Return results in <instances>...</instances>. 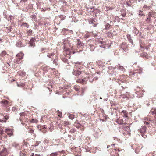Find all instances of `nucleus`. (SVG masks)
Here are the masks:
<instances>
[{
	"label": "nucleus",
	"mask_w": 156,
	"mask_h": 156,
	"mask_svg": "<svg viewBox=\"0 0 156 156\" xmlns=\"http://www.w3.org/2000/svg\"><path fill=\"white\" fill-rule=\"evenodd\" d=\"M139 33V36L141 38H143L144 37L143 36H142L141 34V33L140 32Z\"/></svg>",
	"instance_id": "nucleus-52"
},
{
	"label": "nucleus",
	"mask_w": 156,
	"mask_h": 156,
	"mask_svg": "<svg viewBox=\"0 0 156 156\" xmlns=\"http://www.w3.org/2000/svg\"><path fill=\"white\" fill-rule=\"evenodd\" d=\"M65 126H67L70 125V123L68 121H65L62 123Z\"/></svg>",
	"instance_id": "nucleus-12"
},
{
	"label": "nucleus",
	"mask_w": 156,
	"mask_h": 156,
	"mask_svg": "<svg viewBox=\"0 0 156 156\" xmlns=\"http://www.w3.org/2000/svg\"><path fill=\"white\" fill-rule=\"evenodd\" d=\"M78 41L77 43V45L79 46L80 47L83 45V44L80 41V40H78Z\"/></svg>",
	"instance_id": "nucleus-18"
},
{
	"label": "nucleus",
	"mask_w": 156,
	"mask_h": 156,
	"mask_svg": "<svg viewBox=\"0 0 156 156\" xmlns=\"http://www.w3.org/2000/svg\"><path fill=\"white\" fill-rule=\"evenodd\" d=\"M146 129L147 128L145 126H142L141 128L138 130V131L140 133L142 137L144 138H146L147 136Z\"/></svg>",
	"instance_id": "nucleus-1"
},
{
	"label": "nucleus",
	"mask_w": 156,
	"mask_h": 156,
	"mask_svg": "<svg viewBox=\"0 0 156 156\" xmlns=\"http://www.w3.org/2000/svg\"><path fill=\"white\" fill-rule=\"evenodd\" d=\"M17 108L15 107H13L12 108V110L13 111H15L16 110Z\"/></svg>",
	"instance_id": "nucleus-64"
},
{
	"label": "nucleus",
	"mask_w": 156,
	"mask_h": 156,
	"mask_svg": "<svg viewBox=\"0 0 156 156\" xmlns=\"http://www.w3.org/2000/svg\"><path fill=\"white\" fill-rule=\"evenodd\" d=\"M31 18L32 19L34 20L36 18V16L35 15H32L31 16Z\"/></svg>",
	"instance_id": "nucleus-46"
},
{
	"label": "nucleus",
	"mask_w": 156,
	"mask_h": 156,
	"mask_svg": "<svg viewBox=\"0 0 156 156\" xmlns=\"http://www.w3.org/2000/svg\"><path fill=\"white\" fill-rule=\"evenodd\" d=\"M32 30L31 29L29 30L27 32V34L28 36L32 35Z\"/></svg>",
	"instance_id": "nucleus-22"
},
{
	"label": "nucleus",
	"mask_w": 156,
	"mask_h": 156,
	"mask_svg": "<svg viewBox=\"0 0 156 156\" xmlns=\"http://www.w3.org/2000/svg\"><path fill=\"white\" fill-rule=\"evenodd\" d=\"M149 113L151 114H155L156 115V109H154L153 111H151Z\"/></svg>",
	"instance_id": "nucleus-23"
},
{
	"label": "nucleus",
	"mask_w": 156,
	"mask_h": 156,
	"mask_svg": "<svg viewBox=\"0 0 156 156\" xmlns=\"http://www.w3.org/2000/svg\"><path fill=\"white\" fill-rule=\"evenodd\" d=\"M3 134V131L2 129H0V134L2 135Z\"/></svg>",
	"instance_id": "nucleus-55"
},
{
	"label": "nucleus",
	"mask_w": 156,
	"mask_h": 156,
	"mask_svg": "<svg viewBox=\"0 0 156 156\" xmlns=\"http://www.w3.org/2000/svg\"><path fill=\"white\" fill-rule=\"evenodd\" d=\"M115 19L116 20H117L118 21H119V20L120 19V18H119L118 16H116L115 17Z\"/></svg>",
	"instance_id": "nucleus-56"
},
{
	"label": "nucleus",
	"mask_w": 156,
	"mask_h": 156,
	"mask_svg": "<svg viewBox=\"0 0 156 156\" xmlns=\"http://www.w3.org/2000/svg\"><path fill=\"white\" fill-rule=\"evenodd\" d=\"M128 44L126 42H123L120 45V48L124 51L126 52L128 50Z\"/></svg>",
	"instance_id": "nucleus-2"
},
{
	"label": "nucleus",
	"mask_w": 156,
	"mask_h": 156,
	"mask_svg": "<svg viewBox=\"0 0 156 156\" xmlns=\"http://www.w3.org/2000/svg\"><path fill=\"white\" fill-rule=\"evenodd\" d=\"M99 47H101V48H105V46L104 45H99Z\"/></svg>",
	"instance_id": "nucleus-54"
},
{
	"label": "nucleus",
	"mask_w": 156,
	"mask_h": 156,
	"mask_svg": "<svg viewBox=\"0 0 156 156\" xmlns=\"http://www.w3.org/2000/svg\"><path fill=\"white\" fill-rule=\"evenodd\" d=\"M133 32L134 34H137L139 33V31L136 28L134 27L133 28Z\"/></svg>",
	"instance_id": "nucleus-10"
},
{
	"label": "nucleus",
	"mask_w": 156,
	"mask_h": 156,
	"mask_svg": "<svg viewBox=\"0 0 156 156\" xmlns=\"http://www.w3.org/2000/svg\"><path fill=\"white\" fill-rule=\"evenodd\" d=\"M17 86L19 87L21 86V87H23L25 85V83H21L20 84L17 83Z\"/></svg>",
	"instance_id": "nucleus-27"
},
{
	"label": "nucleus",
	"mask_w": 156,
	"mask_h": 156,
	"mask_svg": "<svg viewBox=\"0 0 156 156\" xmlns=\"http://www.w3.org/2000/svg\"><path fill=\"white\" fill-rule=\"evenodd\" d=\"M5 131L6 132H9L12 131V130L10 129H5Z\"/></svg>",
	"instance_id": "nucleus-48"
},
{
	"label": "nucleus",
	"mask_w": 156,
	"mask_h": 156,
	"mask_svg": "<svg viewBox=\"0 0 156 156\" xmlns=\"http://www.w3.org/2000/svg\"><path fill=\"white\" fill-rule=\"evenodd\" d=\"M154 13L153 12H149L147 16L149 17H150V18L151 19V17H154Z\"/></svg>",
	"instance_id": "nucleus-9"
},
{
	"label": "nucleus",
	"mask_w": 156,
	"mask_h": 156,
	"mask_svg": "<svg viewBox=\"0 0 156 156\" xmlns=\"http://www.w3.org/2000/svg\"><path fill=\"white\" fill-rule=\"evenodd\" d=\"M122 113L124 115V116L126 118L127 117V112L126 111L123 110L122 111Z\"/></svg>",
	"instance_id": "nucleus-19"
},
{
	"label": "nucleus",
	"mask_w": 156,
	"mask_h": 156,
	"mask_svg": "<svg viewBox=\"0 0 156 156\" xmlns=\"http://www.w3.org/2000/svg\"><path fill=\"white\" fill-rule=\"evenodd\" d=\"M41 131L42 132L44 133H45L46 132H47V130L46 129H42V130H41Z\"/></svg>",
	"instance_id": "nucleus-53"
},
{
	"label": "nucleus",
	"mask_w": 156,
	"mask_h": 156,
	"mask_svg": "<svg viewBox=\"0 0 156 156\" xmlns=\"http://www.w3.org/2000/svg\"><path fill=\"white\" fill-rule=\"evenodd\" d=\"M100 110L101 111V113H104V110L102 109V108H100Z\"/></svg>",
	"instance_id": "nucleus-59"
},
{
	"label": "nucleus",
	"mask_w": 156,
	"mask_h": 156,
	"mask_svg": "<svg viewBox=\"0 0 156 156\" xmlns=\"http://www.w3.org/2000/svg\"><path fill=\"white\" fill-rule=\"evenodd\" d=\"M16 46L18 47H21L22 45V43L20 41H18L16 44Z\"/></svg>",
	"instance_id": "nucleus-24"
},
{
	"label": "nucleus",
	"mask_w": 156,
	"mask_h": 156,
	"mask_svg": "<svg viewBox=\"0 0 156 156\" xmlns=\"http://www.w3.org/2000/svg\"><path fill=\"white\" fill-rule=\"evenodd\" d=\"M37 122V120L36 119H32L30 121V122L31 123H36Z\"/></svg>",
	"instance_id": "nucleus-42"
},
{
	"label": "nucleus",
	"mask_w": 156,
	"mask_h": 156,
	"mask_svg": "<svg viewBox=\"0 0 156 156\" xmlns=\"http://www.w3.org/2000/svg\"><path fill=\"white\" fill-rule=\"evenodd\" d=\"M144 123L146 125H147L149 124L150 123V122H149L145 121L144 122Z\"/></svg>",
	"instance_id": "nucleus-51"
},
{
	"label": "nucleus",
	"mask_w": 156,
	"mask_h": 156,
	"mask_svg": "<svg viewBox=\"0 0 156 156\" xmlns=\"http://www.w3.org/2000/svg\"><path fill=\"white\" fill-rule=\"evenodd\" d=\"M0 122H6V119H5L3 118L2 119H0Z\"/></svg>",
	"instance_id": "nucleus-44"
},
{
	"label": "nucleus",
	"mask_w": 156,
	"mask_h": 156,
	"mask_svg": "<svg viewBox=\"0 0 156 156\" xmlns=\"http://www.w3.org/2000/svg\"><path fill=\"white\" fill-rule=\"evenodd\" d=\"M116 122L120 125H122L123 124V121L122 119H119L116 120Z\"/></svg>",
	"instance_id": "nucleus-8"
},
{
	"label": "nucleus",
	"mask_w": 156,
	"mask_h": 156,
	"mask_svg": "<svg viewBox=\"0 0 156 156\" xmlns=\"http://www.w3.org/2000/svg\"><path fill=\"white\" fill-rule=\"evenodd\" d=\"M36 41L35 38H32L28 43V44H29V47H34L35 46V42Z\"/></svg>",
	"instance_id": "nucleus-3"
},
{
	"label": "nucleus",
	"mask_w": 156,
	"mask_h": 156,
	"mask_svg": "<svg viewBox=\"0 0 156 156\" xmlns=\"http://www.w3.org/2000/svg\"><path fill=\"white\" fill-rule=\"evenodd\" d=\"M78 82L81 83L85 84L86 83V80L85 79H82L79 80H78Z\"/></svg>",
	"instance_id": "nucleus-13"
},
{
	"label": "nucleus",
	"mask_w": 156,
	"mask_h": 156,
	"mask_svg": "<svg viewBox=\"0 0 156 156\" xmlns=\"http://www.w3.org/2000/svg\"><path fill=\"white\" fill-rule=\"evenodd\" d=\"M147 18L146 20V21L147 23H150L151 22V19L147 16Z\"/></svg>",
	"instance_id": "nucleus-14"
},
{
	"label": "nucleus",
	"mask_w": 156,
	"mask_h": 156,
	"mask_svg": "<svg viewBox=\"0 0 156 156\" xmlns=\"http://www.w3.org/2000/svg\"><path fill=\"white\" fill-rule=\"evenodd\" d=\"M22 25H24L25 27H26L27 28H28L29 27V25H28L27 23H24L22 24Z\"/></svg>",
	"instance_id": "nucleus-34"
},
{
	"label": "nucleus",
	"mask_w": 156,
	"mask_h": 156,
	"mask_svg": "<svg viewBox=\"0 0 156 156\" xmlns=\"http://www.w3.org/2000/svg\"><path fill=\"white\" fill-rule=\"evenodd\" d=\"M79 86H75L74 87V89L76 91L79 90Z\"/></svg>",
	"instance_id": "nucleus-37"
},
{
	"label": "nucleus",
	"mask_w": 156,
	"mask_h": 156,
	"mask_svg": "<svg viewBox=\"0 0 156 156\" xmlns=\"http://www.w3.org/2000/svg\"><path fill=\"white\" fill-rule=\"evenodd\" d=\"M113 153H114L113 154H111V155H112V156H119V154L118 153H117L115 152V153L113 152Z\"/></svg>",
	"instance_id": "nucleus-38"
},
{
	"label": "nucleus",
	"mask_w": 156,
	"mask_h": 156,
	"mask_svg": "<svg viewBox=\"0 0 156 156\" xmlns=\"http://www.w3.org/2000/svg\"><path fill=\"white\" fill-rule=\"evenodd\" d=\"M82 73L81 71L79 70L78 69L76 70H73L72 71V73L73 75H75L76 76H78L80 75Z\"/></svg>",
	"instance_id": "nucleus-5"
},
{
	"label": "nucleus",
	"mask_w": 156,
	"mask_h": 156,
	"mask_svg": "<svg viewBox=\"0 0 156 156\" xmlns=\"http://www.w3.org/2000/svg\"><path fill=\"white\" fill-rule=\"evenodd\" d=\"M119 69L121 70L122 71L124 69V68L123 66H119Z\"/></svg>",
	"instance_id": "nucleus-58"
},
{
	"label": "nucleus",
	"mask_w": 156,
	"mask_h": 156,
	"mask_svg": "<svg viewBox=\"0 0 156 156\" xmlns=\"http://www.w3.org/2000/svg\"><path fill=\"white\" fill-rule=\"evenodd\" d=\"M81 91V92H82L81 95H83L84 92V89L83 88H82Z\"/></svg>",
	"instance_id": "nucleus-49"
},
{
	"label": "nucleus",
	"mask_w": 156,
	"mask_h": 156,
	"mask_svg": "<svg viewBox=\"0 0 156 156\" xmlns=\"http://www.w3.org/2000/svg\"><path fill=\"white\" fill-rule=\"evenodd\" d=\"M54 55V53H48L47 55V56L49 58H51V56H53Z\"/></svg>",
	"instance_id": "nucleus-33"
},
{
	"label": "nucleus",
	"mask_w": 156,
	"mask_h": 156,
	"mask_svg": "<svg viewBox=\"0 0 156 156\" xmlns=\"http://www.w3.org/2000/svg\"><path fill=\"white\" fill-rule=\"evenodd\" d=\"M40 142L36 141V144L35 145V146H38Z\"/></svg>",
	"instance_id": "nucleus-60"
},
{
	"label": "nucleus",
	"mask_w": 156,
	"mask_h": 156,
	"mask_svg": "<svg viewBox=\"0 0 156 156\" xmlns=\"http://www.w3.org/2000/svg\"><path fill=\"white\" fill-rule=\"evenodd\" d=\"M121 15L122 17H124L125 16L126 14V10L123 9L121 10Z\"/></svg>",
	"instance_id": "nucleus-7"
},
{
	"label": "nucleus",
	"mask_w": 156,
	"mask_h": 156,
	"mask_svg": "<svg viewBox=\"0 0 156 156\" xmlns=\"http://www.w3.org/2000/svg\"><path fill=\"white\" fill-rule=\"evenodd\" d=\"M13 16H12V15H10L9 16L8 18H9L10 20H11L12 19V18H13Z\"/></svg>",
	"instance_id": "nucleus-57"
},
{
	"label": "nucleus",
	"mask_w": 156,
	"mask_h": 156,
	"mask_svg": "<svg viewBox=\"0 0 156 156\" xmlns=\"http://www.w3.org/2000/svg\"><path fill=\"white\" fill-rule=\"evenodd\" d=\"M7 28H8V30L9 31L8 32H11L12 30V27L10 26L8 27Z\"/></svg>",
	"instance_id": "nucleus-41"
},
{
	"label": "nucleus",
	"mask_w": 156,
	"mask_h": 156,
	"mask_svg": "<svg viewBox=\"0 0 156 156\" xmlns=\"http://www.w3.org/2000/svg\"><path fill=\"white\" fill-rule=\"evenodd\" d=\"M28 132L32 134L34 132V131L33 130L31 129H29L28 130Z\"/></svg>",
	"instance_id": "nucleus-45"
},
{
	"label": "nucleus",
	"mask_w": 156,
	"mask_h": 156,
	"mask_svg": "<svg viewBox=\"0 0 156 156\" xmlns=\"http://www.w3.org/2000/svg\"><path fill=\"white\" fill-rule=\"evenodd\" d=\"M127 38L129 41L133 45V40L131 38V36L130 34H127L126 35Z\"/></svg>",
	"instance_id": "nucleus-6"
},
{
	"label": "nucleus",
	"mask_w": 156,
	"mask_h": 156,
	"mask_svg": "<svg viewBox=\"0 0 156 156\" xmlns=\"http://www.w3.org/2000/svg\"><path fill=\"white\" fill-rule=\"evenodd\" d=\"M121 87L122 88V89H125V88H127V87L124 85L123 86H122Z\"/></svg>",
	"instance_id": "nucleus-62"
},
{
	"label": "nucleus",
	"mask_w": 156,
	"mask_h": 156,
	"mask_svg": "<svg viewBox=\"0 0 156 156\" xmlns=\"http://www.w3.org/2000/svg\"><path fill=\"white\" fill-rule=\"evenodd\" d=\"M138 15L140 16H144V14H141L140 13H139L138 14Z\"/></svg>",
	"instance_id": "nucleus-63"
},
{
	"label": "nucleus",
	"mask_w": 156,
	"mask_h": 156,
	"mask_svg": "<svg viewBox=\"0 0 156 156\" xmlns=\"http://www.w3.org/2000/svg\"><path fill=\"white\" fill-rule=\"evenodd\" d=\"M151 122H153V123H155L156 124V116H155L154 117V119L153 120H150Z\"/></svg>",
	"instance_id": "nucleus-39"
},
{
	"label": "nucleus",
	"mask_w": 156,
	"mask_h": 156,
	"mask_svg": "<svg viewBox=\"0 0 156 156\" xmlns=\"http://www.w3.org/2000/svg\"><path fill=\"white\" fill-rule=\"evenodd\" d=\"M95 47H94L93 45H91L90 47V50L91 51H94Z\"/></svg>",
	"instance_id": "nucleus-32"
},
{
	"label": "nucleus",
	"mask_w": 156,
	"mask_h": 156,
	"mask_svg": "<svg viewBox=\"0 0 156 156\" xmlns=\"http://www.w3.org/2000/svg\"><path fill=\"white\" fill-rule=\"evenodd\" d=\"M62 31H65V32H68V33L70 34H72L73 33V31L72 30H69L68 29H65L64 28L63 29Z\"/></svg>",
	"instance_id": "nucleus-11"
},
{
	"label": "nucleus",
	"mask_w": 156,
	"mask_h": 156,
	"mask_svg": "<svg viewBox=\"0 0 156 156\" xmlns=\"http://www.w3.org/2000/svg\"><path fill=\"white\" fill-rule=\"evenodd\" d=\"M76 131V129L75 128H72L70 131V132L72 133H73Z\"/></svg>",
	"instance_id": "nucleus-28"
},
{
	"label": "nucleus",
	"mask_w": 156,
	"mask_h": 156,
	"mask_svg": "<svg viewBox=\"0 0 156 156\" xmlns=\"http://www.w3.org/2000/svg\"><path fill=\"white\" fill-rule=\"evenodd\" d=\"M9 102L8 101L6 100H3L1 101V103L4 105H7L8 104Z\"/></svg>",
	"instance_id": "nucleus-17"
},
{
	"label": "nucleus",
	"mask_w": 156,
	"mask_h": 156,
	"mask_svg": "<svg viewBox=\"0 0 156 156\" xmlns=\"http://www.w3.org/2000/svg\"><path fill=\"white\" fill-rule=\"evenodd\" d=\"M88 78L89 79V81L91 83H92L94 79L92 76H88Z\"/></svg>",
	"instance_id": "nucleus-15"
},
{
	"label": "nucleus",
	"mask_w": 156,
	"mask_h": 156,
	"mask_svg": "<svg viewBox=\"0 0 156 156\" xmlns=\"http://www.w3.org/2000/svg\"><path fill=\"white\" fill-rule=\"evenodd\" d=\"M8 155L7 149L5 148H4L0 152V156H6Z\"/></svg>",
	"instance_id": "nucleus-4"
},
{
	"label": "nucleus",
	"mask_w": 156,
	"mask_h": 156,
	"mask_svg": "<svg viewBox=\"0 0 156 156\" xmlns=\"http://www.w3.org/2000/svg\"><path fill=\"white\" fill-rule=\"evenodd\" d=\"M86 151L90 152V147H87L86 149Z\"/></svg>",
	"instance_id": "nucleus-47"
},
{
	"label": "nucleus",
	"mask_w": 156,
	"mask_h": 156,
	"mask_svg": "<svg viewBox=\"0 0 156 156\" xmlns=\"http://www.w3.org/2000/svg\"><path fill=\"white\" fill-rule=\"evenodd\" d=\"M62 60L64 62L67 63L68 64H69L68 60L66 58H62Z\"/></svg>",
	"instance_id": "nucleus-21"
},
{
	"label": "nucleus",
	"mask_w": 156,
	"mask_h": 156,
	"mask_svg": "<svg viewBox=\"0 0 156 156\" xmlns=\"http://www.w3.org/2000/svg\"><path fill=\"white\" fill-rule=\"evenodd\" d=\"M20 54H17L16 55V56L17 57H18V58L19 59H22L23 58V57H20Z\"/></svg>",
	"instance_id": "nucleus-43"
},
{
	"label": "nucleus",
	"mask_w": 156,
	"mask_h": 156,
	"mask_svg": "<svg viewBox=\"0 0 156 156\" xmlns=\"http://www.w3.org/2000/svg\"><path fill=\"white\" fill-rule=\"evenodd\" d=\"M151 46V44H149L147 46H146L145 47V48L147 50H149V48Z\"/></svg>",
	"instance_id": "nucleus-35"
},
{
	"label": "nucleus",
	"mask_w": 156,
	"mask_h": 156,
	"mask_svg": "<svg viewBox=\"0 0 156 156\" xmlns=\"http://www.w3.org/2000/svg\"><path fill=\"white\" fill-rule=\"evenodd\" d=\"M46 129V126L45 125H44L43 126H42L41 127V128L40 129V130H42V129Z\"/></svg>",
	"instance_id": "nucleus-36"
},
{
	"label": "nucleus",
	"mask_w": 156,
	"mask_h": 156,
	"mask_svg": "<svg viewBox=\"0 0 156 156\" xmlns=\"http://www.w3.org/2000/svg\"><path fill=\"white\" fill-rule=\"evenodd\" d=\"M12 146L13 147H15L16 148V147H17L18 146V144H17V143H16L15 142H14V143H12Z\"/></svg>",
	"instance_id": "nucleus-31"
},
{
	"label": "nucleus",
	"mask_w": 156,
	"mask_h": 156,
	"mask_svg": "<svg viewBox=\"0 0 156 156\" xmlns=\"http://www.w3.org/2000/svg\"><path fill=\"white\" fill-rule=\"evenodd\" d=\"M58 155V153L57 152L52 153L50 154L51 156H57Z\"/></svg>",
	"instance_id": "nucleus-25"
},
{
	"label": "nucleus",
	"mask_w": 156,
	"mask_h": 156,
	"mask_svg": "<svg viewBox=\"0 0 156 156\" xmlns=\"http://www.w3.org/2000/svg\"><path fill=\"white\" fill-rule=\"evenodd\" d=\"M78 124H79V125L76 126V127L78 128H80L81 125L79 123H78Z\"/></svg>",
	"instance_id": "nucleus-61"
},
{
	"label": "nucleus",
	"mask_w": 156,
	"mask_h": 156,
	"mask_svg": "<svg viewBox=\"0 0 156 156\" xmlns=\"http://www.w3.org/2000/svg\"><path fill=\"white\" fill-rule=\"evenodd\" d=\"M124 129L126 131H129L130 129L129 126H125L124 127Z\"/></svg>",
	"instance_id": "nucleus-30"
},
{
	"label": "nucleus",
	"mask_w": 156,
	"mask_h": 156,
	"mask_svg": "<svg viewBox=\"0 0 156 156\" xmlns=\"http://www.w3.org/2000/svg\"><path fill=\"white\" fill-rule=\"evenodd\" d=\"M110 27L111 25L108 23H107L105 25V29L107 30H109Z\"/></svg>",
	"instance_id": "nucleus-16"
},
{
	"label": "nucleus",
	"mask_w": 156,
	"mask_h": 156,
	"mask_svg": "<svg viewBox=\"0 0 156 156\" xmlns=\"http://www.w3.org/2000/svg\"><path fill=\"white\" fill-rule=\"evenodd\" d=\"M9 118V117L8 115L7 114H5V115H3V118L5 119H6V120L8 119Z\"/></svg>",
	"instance_id": "nucleus-26"
},
{
	"label": "nucleus",
	"mask_w": 156,
	"mask_h": 156,
	"mask_svg": "<svg viewBox=\"0 0 156 156\" xmlns=\"http://www.w3.org/2000/svg\"><path fill=\"white\" fill-rule=\"evenodd\" d=\"M69 119H73L74 118V115L73 114H70L69 116Z\"/></svg>",
	"instance_id": "nucleus-29"
},
{
	"label": "nucleus",
	"mask_w": 156,
	"mask_h": 156,
	"mask_svg": "<svg viewBox=\"0 0 156 156\" xmlns=\"http://www.w3.org/2000/svg\"><path fill=\"white\" fill-rule=\"evenodd\" d=\"M53 63L54 64H55L56 65H57L58 64L57 63V62H56V60L55 59L53 60Z\"/></svg>",
	"instance_id": "nucleus-50"
},
{
	"label": "nucleus",
	"mask_w": 156,
	"mask_h": 156,
	"mask_svg": "<svg viewBox=\"0 0 156 156\" xmlns=\"http://www.w3.org/2000/svg\"><path fill=\"white\" fill-rule=\"evenodd\" d=\"M6 54V52L5 51H3L0 54V56L2 57H4Z\"/></svg>",
	"instance_id": "nucleus-20"
},
{
	"label": "nucleus",
	"mask_w": 156,
	"mask_h": 156,
	"mask_svg": "<svg viewBox=\"0 0 156 156\" xmlns=\"http://www.w3.org/2000/svg\"><path fill=\"white\" fill-rule=\"evenodd\" d=\"M6 133L9 136H11V135H13V133L12 131L9 132H6Z\"/></svg>",
	"instance_id": "nucleus-40"
}]
</instances>
